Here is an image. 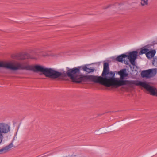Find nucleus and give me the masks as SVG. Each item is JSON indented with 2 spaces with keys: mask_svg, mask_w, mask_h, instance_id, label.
<instances>
[{
  "mask_svg": "<svg viewBox=\"0 0 157 157\" xmlns=\"http://www.w3.org/2000/svg\"><path fill=\"white\" fill-rule=\"evenodd\" d=\"M117 73L120 77L115 78V73L109 71L108 63H104L103 70L101 74L102 77L92 75H85L82 74L79 71L78 75L79 83L88 80L101 84L107 87L113 86L116 87L127 84L128 80H126V78L128 76V73H126V69H121Z\"/></svg>",
  "mask_w": 157,
  "mask_h": 157,
  "instance_id": "nucleus-1",
  "label": "nucleus"
},
{
  "mask_svg": "<svg viewBox=\"0 0 157 157\" xmlns=\"http://www.w3.org/2000/svg\"><path fill=\"white\" fill-rule=\"evenodd\" d=\"M36 72H40L46 77L52 79L61 78L66 76L74 82L79 83V69L78 68L70 69L66 73L58 72L54 69L46 68L44 66L36 65L35 67Z\"/></svg>",
  "mask_w": 157,
  "mask_h": 157,
  "instance_id": "nucleus-2",
  "label": "nucleus"
},
{
  "mask_svg": "<svg viewBox=\"0 0 157 157\" xmlns=\"http://www.w3.org/2000/svg\"><path fill=\"white\" fill-rule=\"evenodd\" d=\"M36 65L32 66L27 63H20L17 62H11L7 63L0 62V67H4L13 70H33L36 72L35 69Z\"/></svg>",
  "mask_w": 157,
  "mask_h": 157,
  "instance_id": "nucleus-3",
  "label": "nucleus"
},
{
  "mask_svg": "<svg viewBox=\"0 0 157 157\" xmlns=\"http://www.w3.org/2000/svg\"><path fill=\"white\" fill-rule=\"evenodd\" d=\"M131 84L133 86H137L144 88L150 94L157 96V90L155 87L151 86L146 82L140 80L128 81V86Z\"/></svg>",
  "mask_w": 157,
  "mask_h": 157,
  "instance_id": "nucleus-4",
  "label": "nucleus"
},
{
  "mask_svg": "<svg viewBox=\"0 0 157 157\" xmlns=\"http://www.w3.org/2000/svg\"><path fill=\"white\" fill-rule=\"evenodd\" d=\"M138 52L137 51H133L128 52V59L131 65H129L132 71H136L137 67L136 65L135 61L137 59Z\"/></svg>",
  "mask_w": 157,
  "mask_h": 157,
  "instance_id": "nucleus-5",
  "label": "nucleus"
},
{
  "mask_svg": "<svg viewBox=\"0 0 157 157\" xmlns=\"http://www.w3.org/2000/svg\"><path fill=\"white\" fill-rule=\"evenodd\" d=\"M10 131V127L9 125L4 123H0V144L3 140V135L8 133Z\"/></svg>",
  "mask_w": 157,
  "mask_h": 157,
  "instance_id": "nucleus-6",
  "label": "nucleus"
},
{
  "mask_svg": "<svg viewBox=\"0 0 157 157\" xmlns=\"http://www.w3.org/2000/svg\"><path fill=\"white\" fill-rule=\"evenodd\" d=\"M156 73V69H150L143 71L141 75L143 78H149L154 76Z\"/></svg>",
  "mask_w": 157,
  "mask_h": 157,
  "instance_id": "nucleus-7",
  "label": "nucleus"
},
{
  "mask_svg": "<svg viewBox=\"0 0 157 157\" xmlns=\"http://www.w3.org/2000/svg\"><path fill=\"white\" fill-rule=\"evenodd\" d=\"M128 57V55L123 54L118 56L115 59V60L118 62L123 63L124 62L126 64H128V62L125 60V58Z\"/></svg>",
  "mask_w": 157,
  "mask_h": 157,
  "instance_id": "nucleus-8",
  "label": "nucleus"
},
{
  "mask_svg": "<svg viewBox=\"0 0 157 157\" xmlns=\"http://www.w3.org/2000/svg\"><path fill=\"white\" fill-rule=\"evenodd\" d=\"M13 147L12 143H10L8 145L0 149V154H5L8 152Z\"/></svg>",
  "mask_w": 157,
  "mask_h": 157,
  "instance_id": "nucleus-9",
  "label": "nucleus"
},
{
  "mask_svg": "<svg viewBox=\"0 0 157 157\" xmlns=\"http://www.w3.org/2000/svg\"><path fill=\"white\" fill-rule=\"evenodd\" d=\"M26 59H34V58H31L30 55L27 53H24V54H20L19 55V56L17 58V59L18 60H24Z\"/></svg>",
  "mask_w": 157,
  "mask_h": 157,
  "instance_id": "nucleus-10",
  "label": "nucleus"
},
{
  "mask_svg": "<svg viewBox=\"0 0 157 157\" xmlns=\"http://www.w3.org/2000/svg\"><path fill=\"white\" fill-rule=\"evenodd\" d=\"M156 52L155 50H151L150 51L148 50L146 54V56L149 59H151L154 57Z\"/></svg>",
  "mask_w": 157,
  "mask_h": 157,
  "instance_id": "nucleus-11",
  "label": "nucleus"
},
{
  "mask_svg": "<svg viewBox=\"0 0 157 157\" xmlns=\"http://www.w3.org/2000/svg\"><path fill=\"white\" fill-rule=\"evenodd\" d=\"M43 49L41 48H37L31 50V53H34L37 56H41V54L43 52Z\"/></svg>",
  "mask_w": 157,
  "mask_h": 157,
  "instance_id": "nucleus-12",
  "label": "nucleus"
},
{
  "mask_svg": "<svg viewBox=\"0 0 157 157\" xmlns=\"http://www.w3.org/2000/svg\"><path fill=\"white\" fill-rule=\"evenodd\" d=\"M75 68H78L80 70V68H82V69L84 71H85L86 72H87L88 73L93 72L94 70V69L91 68H88L86 66H83L81 67H76Z\"/></svg>",
  "mask_w": 157,
  "mask_h": 157,
  "instance_id": "nucleus-13",
  "label": "nucleus"
},
{
  "mask_svg": "<svg viewBox=\"0 0 157 157\" xmlns=\"http://www.w3.org/2000/svg\"><path fill=\"white\" fill-rule=\"evenodd\" d=\"M140 4L142 6H146L148 5V0H140Z\"/></svg>",
  "mask_w": 157,
  "mask_h": 157,
  "instance_id": "nucleus-14",
  "label": "nucleus"
},
{
  "mask_svg": "<svg viewBox=\"0 0 157 157\" xmlns=\"http://www.w3.org/2000/svg\"><path fill=\"white\" fill-rule=\"evenodd\" d=\"M149 49L146 48L144 47L143 48H141L140 51L139 52V54L141 55L143 54H145L146 55V53L148 52Z\"/></svg>",
  "mask_w": 157,
  "mask_h": 157,
  "instance_id": "nucleus-15",
  "label": "nucleus"
},
{
  "mask_svg": "<svg viewBox=\"0 0 157 157\" xmlns=\"http://www.w3.org/2000/svg\"><path fill=\"white\" fill-rule=\"evenodd\" d=\"M56 56L55 55L49 54L46 52H44V50H43V52L41 54V56L43 57H48L49 56Z\"/></svg>",
  "mask_w": 157,
  "mask_h": 157,
  "instance_id": "nucleus-16",
  "label": "nucleus"
},
{
  "mask_svg": "<svg viewBox=\"0 0 157 157\" xmlns=\"http://www.w3.org/2000/svg\"><path fill=\"white\" fill-rule=\"evenodd\" d=\"M152 63L153 65L157 66V57H155L154 58Z\"/></svg>",
  "mask_w": 157,
  "mask_h": 157,
  "instance_id": "nucleus-17",
  "label": "nucleus"
},
{
  "mask_svg": "<svg viewBox=\"0 0 157 157\" xmlns=\"http://www.w3.org/2000/svg\"><path fill=\"white\" fill-rule=\"evenodd\" d=\"M111 6V5H108L106 6L103 7L102 8L103 9H107L108 8L110 7Z\"/></svg>",
  "mask_w": 157,
  "mask_h": 157,
  "instance_id": "nucleus-18",
  "label": "nucleus"
}]
</instances>
